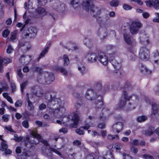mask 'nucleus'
<instances>
[{
    "label": "nucleus",
    "instance_id": "22",
    "mask_svg": "<svg viewBox=\"0 0 159 159\" xmlns=\"http://www.w3.org/2000/svg\"><path fill=\"white\" fill-rule=\"evenodd\" d=\"M49 47L50 46H47L45 47L44 50L42 51L37 59V61H39L41 58H42L48 52Z\"/></svg>",
    "mask_w": 159,
    "mask_h": 159
},
{
    "label": "nucleus",
    "instance_id": "50",
    "mask_svg": "<svg viewBox=\"0 0 159 159\" xmlns=\"http://www.w3.org/2000/svg\"><path fill=\"white\" fill-rule=\"evenodd\" d=\"M13 48L10 45H9L7 49V52L8 53H11L13 51Z\"/></svg>",
    "mask_w": 159,
    "mask_h": 159
},
{
    "label": "nucleus",
    "instance_id": "59",
    "mask_svg": "<svg viewBox=\"0 0 159 159\" xmlns=\"http://www.w3.org/2000/svg\"><path fill=\"white\" fill-rule=\"evenodd\" d=\"M33 70L35 71L39 72L41 71L42 69L39 67L35 66L33 67Z\"/></svg>",
    "mask_w": 159,
    "mask_h": 159
},
{
    "label": "nucleus",
    "instance_id": "60",
    "mask_svg": "<svg viewBox=\"0 0 159 159\" xmlns=\"http://www.w3.org/2000/svg\"><path fill=\"white\" fill-rule=\"evenodd\" d=\"M154 90L156 94L159 96V84L157 85L155 88Z\"/></svg>",
    "mask_w": 159,
    "mask_h": 159
},
{
    "label": "nucleus",
    "instance_id": "5",
    "mask_svg": "<svg viewBox=\"0 0 159 159\" xmlns=\"http://www.w3.org/2000/svg\"><path fill=\"white\" fill-rule=\"evenodd\" d=\"M55 79L53 74L51 73L44 72L38 75L37 81L41 84H49Z\"/></svg>",
    "mask_w": 159,
    "mask_h": 159
},
{
    "label": "nucleus",
    "instance_id": "34",
    "mask_svg": "<svg viewBox=\"0 0 159 159\" xmlns=\"http://www.w3.org/2000/svg\"><path fill=\"white\" fill-rule=\"evenodd\" d=\"M147 119V117L145 116H139L137 118V120L139 122H142L145 121Z\"/></svg>",
    "mask_w": 159,
    "mask_h": 159
},
{
    "label": "nucleus",
    "instance_id": "12",
    "mask_svg": "<svg viewBox=\"0 0 159 159\" xmlns=\"http://www.w3.org/2000/svg\"><path fill=\"white\" fill-rule=\"evenodd\" d=\"M94 119V117L93 116H89L86 119L85 121V124L82 127L84 129L87 130L90 127H93L94 126V124L92 123V121Z\"/></svg>",
    "mask_w": 159,
    "mask_h": 159
},
{
    "label": "nucleus",
    "instance_id": "20",
    "mask_svg": "<svg viewBox=\"0 0 159 159\" xmlns=\"http://www.w3.org/2000/svg\"><path fill=\"white\" fill-rule=\"evenodd\" d=\"M104 157L101 156L98 157V159H115L113 155L110 151L107 152V153L104 155Z\"/></svg>",
    "mask_w": 159,
    "mask_h": 159
},
{
    "label": "nucleus",
    "instance_id": "24",
    "mask_svg": "<svg viewBox=\"0 0 159 159\" xmlns=\"http://www.w3.org/2000/svg\"><path fill=\"white\" fill-rule=\"evenodd\" d=\"M141 40L143 43L144 44L147 45L151 43L149 37L146 35H143Z\"/></svg>",
    "mask_w": 159,
    "mask_h": 159
},
{
    "label": "nucleus",
    "instance_id": "19",
    "mask_svg": "<svg viewBox=\"0 0 159 159\" xmlns=\"http://www.w3.org/2000/svg\"><path fill=\"white\" fill-rule=\"evenodd\" d=\"M124 33V39L125 42L128 44H132V42L130 35L128 32H127L125 30Z\"/></svg>",
    "mask_w": 159,
    "mask_h": 159
},
{
    "label": "nucleus",
    "instance_id": "18",
    "mask_svg": "<svg viewBox=\"0 0 159 159\" xmlns=\"http://www.w3.org/2000/svg\"><path fill=\"white\" fill-rule=\"evenodd\" d=\"M31 59V57L29 55H23L20 59V62L23 64H27Z\"/></svg>",
    "mask_w": 159,
    "mask_h": 159
},
{
    "label": "nucleus",
    "instance_id": "61",
    "mask_svg": "<svg viewBox=\"0 0 159 159\" xmlns=\"http://www.w3.org/2000/svg\"><path fill=\"white\" fill-rule=\"evenodd\" d=\"M99 31L101 32V35H102L103 37H105L107 35V33L106 32H104L102 31V29H100Z\"/></svg>",
    "mask_w": 159,
    "mask_h": 159
},
{
    "label": "nucleus",
    "instance_id": "35",
    "mask_svg": "<svg viewBox=\"0 0 159 159\" xmlns=\"http://www.w3.org/2000/svg\"><path fill=\"white\" fill-rule=\"evenodd\" d=\"M61 148H58L57 149V150L53 148H52L51 147H50L49 148V149L51 151H52L57 154H58V155H59L61 157V153L58 151V150H60Z\"/></svg>",
    "mask_w": 159,
    "mask_h": 159
},
{
    "label": "nucleus",
    "instance_id": "41",
    "mask_svg": "<svg viewBox=\"0 0 159 159\" xmlns=\"http://www.w3.org/2000/svg\"><path fill=\"white\" fill-rule=\"evenodd\" d=\"M123 8L125 10L129 11L131 10L132 8V7L128 4H125L123 6Z\"/></svg>",
    "mask_w": 159,
    "mask_h": 159
},
{
    "label": "nucleus",
    "instance_id": "10",
    "mask_svg": "<svg viewBox=\"0 0 159 159\" xmlns=\"http://www.w3.org/2000/svg\"><path fill=\"white\" fill-rule=\"evenodd\" d=\"M149 51L148 49L145 47L140 48L139 52L140 57L143 60L148 59L149 57Z\"/></svg>",
    "mask_w": 159,
    "mask_h": 159
},
{
    "label": "nucleus",
    "instance_id": "39",
    "mask_svg": "<svg viewBox=\"0 0 159 159\" xmlns=\"http://www.w3.org/2000/svg\"><path fill=\"white\" fill-rule=\"evenodd\" d=\"M70 3V4L74 8H76L77 7L79 6V2H76V1H71Z\"/></svg>",
    "mask_w": 159,
    "mask_h": 159
},
{
    "label": "nucleus",
    "instance_id": "25",
    "mask_svg": "<svg viewBox=\"0 0 159 159\" xmlns=\"http://www.w3.org/2000/svg\"><path fill=\"white\" fill-rule=\"evenodd\" d=\"M55 70L57 71H60V72L63 73L64 75L66 76L67 75V73L66 70L65 69V68L62 67H59L57 66L55 67Z\"/></svg>",
    "mask_w": 159,
    "mask_h": 159
},
{
    "label": "nucleus",
    "instance_id": "8",
    "mask_svg": "<svg viewBox=\"0 0 159 159\" xmlns=\"http://www.w3.org/2000/svg\"><path fill=\"white\" fill-rule=\"evenodd\" d=\"M143 26L140 21H133L130 27V32L132 34H134L139 30V29Z\"/></svg>",
    "mask_w": 159,
    "mask_h": 159
},
{
    "label": "nucleus",
    "instance_id": "4",
    "mask_svg": "<svg viewBox=\"0 0 159 159\" xmlns=\"http://www.w3.org/2000/svg\"><path fill=\"white\" fill-rule=\"evenodd\" d=\"M83 8L94 16H98L101 13V9L93 5L92 1H83L82 3Z\"/></svg>",
    "mask_w": 159,
    "mask_h": 159
},
{
    "label": "nucleus",
    "instance_id": "7",
    "mask_svg": "<svg viewBox=\"0 0 159 159\" xmlns=\"http://www.w3.org/2000/svg\"><path fill=\"white\" fill-rule=\"evenodd\" d=\"M145 101L147 103L151 104V116L152 118H156L159 120V106L157 103L151 102L148 98H146Z\"/></svg>",
    "mask_w": 159,
    "mask_h": 159
},
{
    "label": "nucleus",
    "instance_id": "26",
    "mask_svg": "<svg viewBox=\"0 0 159 159\" xmlns=\"http://www.w3.org/2000/svg\"><path fill=\"white\" fill-rule=\"evenodd\" d=\"M112 64L114 68L118 70H119L121 67V65L120 63H118L115 60H113Z\"/></svg>",
    "mask_w": 159,
    "mask_h": 159
},
{
    "label": "nucleus",
    "instance_id": "23",
    "mask_svg": "<svg viewBox=\"0 0 159 159\" xmlns=\"http://www.w3.org/2000/svg\"><path fill=\"white\" fill-rule=\"evenodd\" d=\"M29 94L28 93H27L26 96L27 99L26 101L27 102L28 104V109L30 110H33L34 109V107L32 103L31 102L29 99Z\"/></svg>",
    "mask_w": 159,
    "mask_h": 159
},
{
    "label": "nucleus",
    "instance_id": "38",
    "mask_svg": "<svg viewBox=\"0 0 159 159\" xmlns=\"http://www.w3.org/2000/svg\"><path fill=\"white\" fill-rule=\"evenodd\" d=\"M107 138L109 140H112L115 139H119V137L117 135H112L111 134H109L108 135Z\"/></svg>",
    "mask_w": 159,
    "mask_h": 159
},
{
    "label": "nucleus",
    "instance_id": "1",
    "mask_svg": "<svg viewBox=\"0 0 159 159\" xmlns=\"http://www.w3.org/2000/svg\"><path fill=\"white\" fill-rule=\"evenodd\" d=\"M85 97L88 100H94L96 99H98L99 101L97 103H96V107L98 108V111H102V112L100 113L98 116V117L102 120H104L108 116L109 113L108 111L106 109H102L101 108L103 106V103L102 101V97L101 95L97 96L96 93L93 90L89 89L88 90L85 95ZM99 113V112L98 113Z\"/></svg>",
    "mask_w": 159,
    "mask_h": 159
},
{
    "label": "nucleus",
    "instance_id": "9",
    "mask_svg": "<svg viewBox=\"0 0 159 159\" xmlns=\"http://www.w3.org/2000/svg\"><path fill=\"white\" fill-rule=\"evenodd\" d=\"M98 60L104 66H106L108 62V57L105 53L101 51L98 52Z\"/></svg>",
    "mask_w": 159,
    "mask_h": 159
},
{
    "label": "nucleus",
    "instance_id": "33",
    "mask_svg": "<svg viewBox=\"0 0 159 159\" xmlns=\"http://www.w3.org/2000/svg\"><path fill=\"white\" fill-rule=\"evenodd\" d=\"M8 145L4 141H2L1 142V146L0 147V149L2 151H4L8 148Z\"/></svg>",
    "mask_w": 159,
    "mask_h": 159
},
{
    "label": "nucleus",
    "instance_id": "16",
    "mask_svg": "<svg viewBox=\"0 0 159 159\" xmlns=\"http://www.w3.org/2000/svg\"><path fill=\"white\" fill-rule=\"evenodd\" d=\"M11 61L9 58L3 59L0 57V72L2 73L3 71L2 66L5 64H8L11 62Z\"/></svg>",
    "mask_w": 159,
    "mask_h": 159
},
{
    "label": "nucleus",
    "instance_id": "57",
    "mask_svg": "<svg viewBox=\"0 0 159 159\" xmlns=\"http://www.w3.org/2000/svg\"><path fill=\"white\" fill-rule=\"evenodd\" d=\"M58 9L60 11H63L65 9V5L64 4H62L60 5L59 6H58Z\"/></svg>",
    "mask_w": 159,
    "mask_h": 159
},
{
    "label": "nucleus",
    "instance_id": "30",
    "mask_svg": "<svg viewBox=\"0 0 159 159\" xmlns=\"http://www.w3.org/2000/svg\"><path fill=\"white\" fill-rule=\"evenodd\" d=\"M63 59L64 66H67L70 63V60L68 56L66 55H64L63 56Z\"/></svg>",
    "mask_w": 159,
    "mask_h": 159
},
{
    "label": "nucleus",
    "instance_id": "43",
    "mask_svg": "<svg viewBox=\"0 0 159 159\" xmlns=\"http://www.w3.org/2000/svg\"><path fill=\"white\" fill-rule=\"evenodd\" d=\"M84 43L85 45L88 47L91 46L92 45L93 43V42L92 41L87 39H86L84 41Z\"/></svg>",
    "mask_w": 159,
    "mask_h": 159
},
{
    "label": "nucleus",
    "instance_id": "46",
    "mask_svg": "<svg viewBox=\"0 0 159 159\" xmlns=\"http://www.w3.org/2000/svg\"><path fill=\"white\" fill-rule=\"evenodd\" d=\"M10 33V31L7 30H4L2 32V36L4 37H6Z\"/></svg>",
    "mask_w": 159,
    "mask_h": 159
},
{
    "label": "nucleus",
    "instance_id": "11",
    "mask_svg": "<svg viewBox=\"0 0 159 159\" xmlns=\"http://www.w3.org/2000/svg\"><path fill=\"white\" fill-rule=\"evenodd\" d=\"M85 57L88 61L94 63L98 60V56H97L96 53L90 51L87 53Z\"/></svg>",
    "mask_w": 159,
    "mask_h": 159
},
{
    "label": "nucleus",
    "instance_id": "52",
    "mask_svg": "<svg viewBox=\"0 0 159 159\" xmlns=\"http://www.w3.org/2000/svg\"><path fill=\"white\" fill-rule=\"evenodd\" d=\"M142 15L143 18L146 19L148 18L150 16L149 13L147 12H143Z\"/></svg>",
    "mask_w": 159,
    "mask_h": 159
},
{
    "label": "nucleus",
    "instance_id": "49",
    "mask_svg": "<svg viewBox=\"0 0 159 159\" xmlns=\"http://www.w3.org/2000/svg\"><path fill=\"white\" fill-rule=\"evenodd\" d=\"M22 102L21 100L17 101L15 104V106L16 107H20L22 106Z\"/></svg>",
    "mask_w": 159,
    "mask_h": 159
},
{
    "label": "nucleus",
    "instance_id": "45",
    "mask_svg": "<svg viewBox=\"0 0 159 159\" xmlns=\"http://www.w3.org/2000/svg\"><path fill=\"white\" fill-rule=\"evenodd\" d=\"M11 84V89L12 92L14 93L15 91L16 87L15 83L12 81H9Z\"/></svg>",
    "mask_w": 159,
    "mask_h": 159
},
{
    "label": "nucleus",
    "instance_id": "58",
    "mask_svg": "<svg viewBox=\"0 0 159 159\" xmlns=\"http://www.w3.org/2000/svg\"><path fill=\"white\" fill-rule=\"evenodd\" d=\"M123 156L124 159H133L131 156L125 153L123 154Z\"/></svg>",
    "mask_w": 159,
    "mask_h": 159
},
{
    "label": "nucleus",
    "instance_id": "6",
    "mask_svg": "<svg viewBox=\"0 0 159 159\" xmlns=\"http://www.w3.org/2000/svg\"><path fill=\"white\" fill-rule=\"evenodd\" d=\"M128 92L125 91H123V98H121L118 104V109L123 107L125 105H126L127 107H129L130 109H134V107H132L130 105V103L129 102V101L131 98V96H128L127 95Z\"/></svg>",
    "mask_w": 159,
    "mask_h": 159
},
{
    "label": "nucleus",
    "instance_id": "53",
    "mask_svg": "<svg viewBox=\"0 0 159 159\" xmlns=\"http://www.w3.org/2000/svg\"><path fill=\"white\" fill-rule=\"evenodd\" d=\"M28 82L27 81H25L23 82L20 85L21 91L22 92H23V90L26 86V85L27 84Z\"/></svg>",
    "mask_w": 159,
    "mask_h": 159
},
{
    "label": "nucleus",
    "instance_id": "29",
    "mask_svg": "<svg viewBox=\"0 0 159 159\" xmlns=\"http://www.w3.org/2000/svg\"><path fill=\"white\" fill-rule=\"evenodd\" d=\"M154 131V128L151 127L143 132V133L147 135H150L153 133Z\"/></svg>",
    "mask_w": 159,
    "mask_h": 159
},
{
    "label": "nucleus",
    "instance_id": "62",
    "mask_svg": "<svg viewBox=\"0 0 159 159\" xmlns=\"http://www.w3.org/2000/svg\"><path fill=\"white\" fill-rule=\"evenodd\" d=\"M86 159H98V157L97 158L95 156L89 155L87 156Z\"/></svg>",
    "mask_w": 159,
    "mask_h": 159
},
{
    "label": "nucleus",
    "instance_id": "64",
    "mask_svg": "<svg viewBox=\"0 0 159 159\" xmlns=\"http://www.w3.org/2000/svg\"><path fill=\"white\" fill-rule=\"evenodd\" d=\"M143 156L145 159H153V157L152 156L147 154H144L143 155Z\"/></svg>",
    "mask_w": 159,
    "mask_h": 159
},
{
    "label": "nucleus",
    "instance_id": "55",
    "mask_svg": "<svg viewBox=\"0 0 159 159\" xmlns=\"http://www.w3.org/2000/svg\"><path fill=\"white\" fill-rule=\"evenodd\" d=\"M22 125L23 127L26 128H29V123L27 120H24L22 122Z\"/></svg>",
    "mask_w": 159,
    "mask_h": 159
},
{
    "label": "nucleus",
    "instance_id": "2",
    "mask_svg": "<svg viewBox=\"0 0 159 159\" xmlns=\"http://www.w3.org/2000/svg\"><path fill=\"white\" fill-rule=\"evenodd\" d=\"M45 98L48 101L47 102V105L50 108L52 107L53 106L56 107L53 108L54 113H57L58 112H62L65 110L64 108L61 105L62 102L60 99L52 98V95L49 93L46 94Z\"/></svg>",
    "mask_w": 159,
    "mask_h": 159
},
{
    "label": "nucleus",
    "instance_id": "37",
    "mask_svg": "<svg viewBox=\"0 0 159 159\" xmlns=\"http://www.w3.org/2000/svg\"><path fill=\"white\" fill-rule=\"evenodd\" d=\"M17 32V31L16 30L11 33V39L13 41H14V40L16 39L17 38L16 35Z\"/></svg>",
    "mask_w": 159,
    "mask_h": 159
},
{
    "label": "nucleus",
    "instance_id": "36",
    "mask_svg": "<svg viewBox=\"0 0 159 159\" xmlns=\"http://www.w3.org/2000/svg\"><path fill=\"white\" fill-rule=\"evenodd\" d=\"M10 116L8 114L3 115L2 117V120L4 122H7L9 120Z\"/></svg>",
    "mask_w": 159,
    "mask_h": 159
},
{
    "label": "nucleus",
    "instance_id": "21",
    "mask_svg": "<svg viewBox=\"0 0 159 159\" xmlns=\"http://www.w3.org/2000/svg\"><path fill=\"white\" fill-rule=\"evenodd\" d=\"M140 70L141 72L146 74H149L152 72L151 70L147 68L145 66L142 65L140 66Z\"/></svg>",
    "mask_w": 159,
    "mask_h": 159
},
{
    "label": "nucleus",
    "instance_id": "44",
    "mask_svg": "<svg viewBox=\"0 0 159 159\" xmlns=\"http://www.w3.org/2000/svg\"><path fill=\"white\" fill-rule=\"evenodd\" d=\"M130 51L133 54V58H131V60H134L135 58V56L134 55V53L136 52V48L135 47H131L130 49Z\"/></svg>",
    "mask_w": 159,
    "mask_h": 159
},
{
    "label": "nucleus",
    "instance_id": "48",
    "mask_svg": "<svg viewBox=\"0 0 159 159\" xmlns=\"http://www.w3.org/2000/svg\"><path fill=\"white\" fill-rule=\"evenodd\" d=\"M130 148L131 151L135 153H137L138 152V149L133 145H130Z\"/></svg>",
    "mask_w": 159,
    "mask_h": 159
},
{
    "label": "nucleus",
    "instance_id": "40",
    "mask_svg": "<svg viewBox=\"0 0 159 159\" xmlns=\"http://www.w3.org/2000/svg\"><path fill=\"white\" fill-rule=\"evenodd\" d=\"M119 3L118 1H111L110 2V5L111 7H117L118 6Z\"/></svg>",
    "mask_w": 159,
    "mask_h": 159
},
{
    "label": "nucleus",
    "instance_id": "63",
    "mask_svg": "<svg viewBox=\"0 0 159 159\" xmlns=\"http://www.w3.org/2000/svg\"><path fill=\"white\" fill-rule=\"evenodd\" d=\"M12 22V20L11 18H8L6 21V24L7 25H11Z\"/></svg>",
    "mask_w": 159,
    "mask_h": 159
},
{
    "label": "nucleus",
    "instance_id": "27",
    "mask_svg": "<svg viewBox=\"0 0 159 159\" xmlns=\"http://www.w3.org/2000/svg\"><path fill=\"white\" fill-rule=\"evenodd\" d=\"M154 57V64L157 65H159V54L157 52L155 53Z\"/></svg>",
    "mask_w": 159,
    "mask_h": 159
},
{
    "label": "nucleus",
    "instance_id": "17",
    "mask_svg": "<svg viewBox=\"0 0 159 159\" xmlns=\"http://www.w3.org/2000/svg\"><path fill=\"white\" fill-rule=\"evenodd\" d=\"M28 31L29 33L27 32L25 35L27 36L30 35V37H32L36 35L37 31L35 27H30L28 29Z\"/></svg>",
    "mask_w": 159,
    "mask_h": 159
},
{
    "label": "nucleus",
    "instance_id": "14",
    "mask_svg": "<svg viewBox=\"0 0 159 159\" xmlns=\"http://www.w3.org/2000/svg\"><path fill=\"white\" fill-rule=\"evenodd\" d=\"M146 5L149 7H153L156 9H159V1H146Z\"/></svg>",
    "mask_w": 159,
    "mask_h": 159
},
{
    "label": "nucleus",
    "instance_id": "54",
    "mask_svg": "<svg viewBox=\"0 0 159 159\" xmlns=\"http://www.w3.org/2000/svg\"><path fill=\"white\" fill-rule=\"evenodd\" d=\"M46 108V105L43 103H42L39 106V110H43L45 109Z\"/></svg>",
    "mask_w": 159,
    "mask_h": 159
},
{
    "label": "nucleus",
    "instance_id": "31",
    "mask_svg": "<svg viewBox=\"0 0 159 159\" xmlns=\"http://www.w3.org/2000/svg\"><path fill=\"white\" fill-rule=\"evenodd\" d=\"M116 49V47L114 46L110 45H107L104 48V51L106 52H108L110 51H113Z\"/></svg>",
    "mask_w": 159,
    "mask_h": 159
},
{
    "label": "nucleus",
    "instance_id": "28",
    "mask_svg": "<svg viewBox=\"0 0 159 159\" xmlns=\"http://www.w3.org/2000/svg\"><path fill=\"white\" fill-rule=\"evenodd\" d=\"M37 12L39 15L41 16L44 15L46 13L45 10L41 7H38L37 10Z\"/></svg>",
    "mask_w": 159,
    "mask_h": 159
},
{
    "label": "nucleus",
    "instance_id": "42",
    "mask_svg": "<svg viewBox=\"0 0 159 159\" xmlns=\"http://www.w3.org/2000/svg\"><path fill=\"white\" fill-rule=\"evenodd\" d=\"M2 87L3 90L6 91L8 89V86L5 81H2L0 83Z\"/></svg>",
    "mask_w": 159,
    "mask_h": 159
},
{
    "label": "nucleus",
    "instance_id": "56",
    "mask_svg": "<svg viewBox=\"0 0 159 159\" xmlns=\"http://www.w3.org/2000/svg\"><path fill=\"white\" fill-rule=\"evenodd\" d=\"M14 140L18 142L20 141L23 139L22 137H18L17 134H15L14 135Z\"/></svg>",
    "mask_w": 159,
    "mask_h": 159
},
{
    "label": "nucleus",
    "instance_id": "32",
    "mask_svg": "<svg viewBox=\"0 0 159 159\" xmlns=\"http://www.w3.org/2000/svg\"><path fill=\"white\" fill-rule=\"evenodd\" d=\"M78 70L80 71L81 74L84 75L87 72V70L85 67L82 65L80 66H79L78 67Z\"/></svg>",
    "mask_w": 159,
    "mask_h": 159
},
{
    "label": "nucleus",
    "instance_id": "51",
    "mask_svg": "<svg viewBox=\"0 0 159 159\" xmlns=\"http://www.w3.org/2000/svg\"><path fill=\"white\" fill-rule=\"evenodd\" d=\"M130 144L133 145L134 146H138L139 145V142L138 140L134 139L133 141V143H130Z\"/></svg>",
    "mask_w": 159,
    "mask_h": 159
},
{
    "label": "nucleus",
    "instance_id": "47",
    "mask_svg": "<svg viewBox=\"0 0 159 159\" xmlns=\"http://www.w3.org/2000/svg\"><path fill=\"white\" fill-rule=\"evenodd\" d=\"M84 129L82 127H81L79 129H76V132L77 134L79 135L83 134H84L83 129Z\"/></svg>",
    "mask_w": 159,
    "mask_h": 159
},
{
    "label": "nucleus",
    "instance_id": "15",
    "mask_svg": "<svg viewBox=\"0 0 159 159\" xmlns=\"http://www.w3.org/2000/svg\"><path fill=\"white\" fill-rule=\"evenodd\" d=\"M123 128V124L121 122H118L113 125V130L115 133H119L122 130Z\"/></svg>",
    "mask_w": 159,
    "mask_h": 159
},
{
    "label": "nucleus",
    "instance_id": "13",
    "mask_svg": "<svg viewBox=\"0 0 159 159\" xmlns=\"http://www.w3.org/2000/svg\"><path fill=\"white\" fill-rule=\"evenodd\" d=\"M31 134L34 138L37 139L39 141H41L46 146H47L49 145L48 142L46 140L42 139L41 136L37 133V131H33L31 132Z\"/></svg>",
    "mask_w": 159,
    "mask_h": 159
},
{
    "label": "nucleus",
    "instance_id": "3",
    "mask_svg": "<svg viewBox=\"0 0 159 159\" xmlns=\"http://www.w3.org/2000/svg\"><path fill=\"white\" fill-rule=\"evenodd\" d=\"M79 120V118L77 112H75L67 117L64 116L61 121L57 120V122L60 124H61L62 122L65 126L70 125L73 127L76 128Z\"/></svg>",
    "mask_w": 159,
    "mask_h": 159
}]
</instances>
